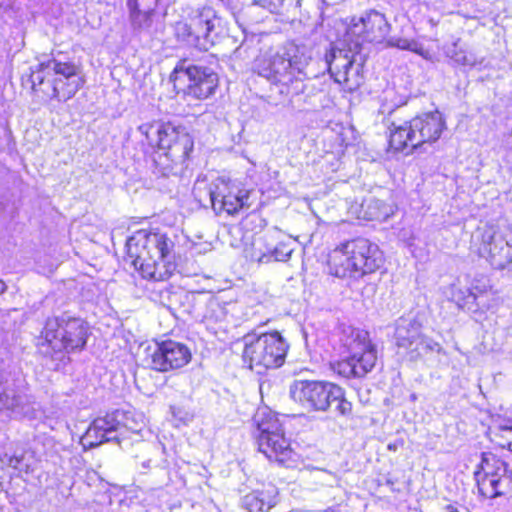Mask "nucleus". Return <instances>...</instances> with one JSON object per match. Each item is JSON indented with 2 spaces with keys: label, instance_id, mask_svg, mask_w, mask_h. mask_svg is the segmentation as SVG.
Listing matches in <instances>:
<instances>
[{
  "label": "nucleus",
  "instance_id": "nucleus-1",
  "mask_svg": "<svg viewBox=\"0 0 512 512\" xmlns=\"http://www.w3.org/2000/svg\"><path fill=\"white\" fill-rule=\"evenodd\" d=\"M312 59L311 51L302 45L287 43L278 50L260 53L253 65L254 71L279 88L282 96L298 94V83L306 77V68Z\"/></svg>",
  "mask_w": 512,
  "mask_h": 512
},
{
  "label": "nucleus",
  "instance_id": "nucleus-2",
  "mask_svg": "<svg viewBox=\"0 0 512 512\" xmlns=\"http://www.w3.org/2000/svg\"><path fill=\"white\" fill-rule=\"evenodd\" d=\"M127 253L135 269L149 280L165 281L177 267L175 242L164 233L137 232L127 241Z\"/></svg>",
  "mask_w": 512,
  "mask_h": 512
},
{
  "label": "nucleus",
  "instance_id": "nucleus-3",
  "mask_svg": "<svg viewBox=\"0 0 512 512\" xmlns=\"http://www.w3.org/2000/svg\"><path fill=\"white\" fill-rule=\"evenodd\" d=\"M253 425L256 428L253 441L257 451L270 463L285 468H294L299 464L300 456L275 412L258 411L253 417Z\"/></svg>",
  "mask_w": 512,
  "mask_h": 512
},
{
  "label": "nucleus",
  "instance_id": "nucleus-4",
  "mask_svg": "<svg viewBox=\"0 0 512 512\" xmlns=\"http://www.w3.org/2000/svg\"><path fill=\"white\" fill-rule=\"evenodd\" d=\"M32 89L48 99L67 101L83 86L84 78L79 66L72 62L50 59L39 64L31 75Z\"/></svg>",
  "mask_w": 512,
  "mask_h": 512
},
{
  "label": "nucleus",
  "instance_id": "nucleus-5",
  "mask_svg": "<svg viewBox=\"0 0 512 512\" xmlns=\"http://www.w3.org/2000/svg\"><path fill=\"white\" fill-rule=\"evenodd\" d=\"M329 267L337 277H359L380 268L383 255L378 246L364 238L347 241L329 256Z\"/></svg>",
  "mask_w": 512,
  "mask_h": 512
},
{
  "label": "nucleus",
  "instance_id": "nucleus-6",
  "mask_svg": "<svg viewBox=\"0 0 512 512\" xmlns=\"http://www.w3.org/2000/svg\"><path fill=\"white\" fill-rule=\"evenodd\" d=\"M506 446L493 448L481 454L474 477L479 495L484 499H512V472L503 455Z\"/></svg>",
  "mask_w": 512,
  "mask_h": 512
},
{
  "label": "nucleus",
  "instance_id": "nucleus-7",
  "mask_svg": "<svg viewBox=\"0 0 512 512\" xmlns=\"http://www.w3.org/2000/svg\"><path fill=\"white\" fill-rule=\"evenodd\" d=\"M138 131L146 138L151 146L163 150L158 156L165 169L172 168L165 164L164 159L172 164H182L188 158L193 149V141L190 135L170 123H144L138 127Z\"/></svg>",
  "mask_w": 512,
  "mask_h": 512
},
{
  "label": "nucleus",
  "instance_id": "nucleus-8",
  "mask_svg": "<svg viewBox=\"0 0 512 512\" xmlns=\"http://www.w3.org/2000/svg\"><path fill=\"white\" fill-rule=\"evenodd\" d=\"M42 334L54 352L82 350L87 342L89 326L80 318L63 314L49 318Z\"/></svg>",
  "mask_w": 512,
  "mask_h": 512
},
{
  "label": "nucleus",
  "instance_id": "nucleus-9",
  "mask_svg": "<svg viewBox=\"0 0 512 512\" xmlns=\"http://www.w3.org/2000/svg\"><path fill=\"white\" fill-rule=\"evenodd\" d=\"M220 18L211 7L195 11L188 22H178L175 33L178 39L199 50H209L220 33Z\"/></svg>",
  "mask_w": 512,
  "mask_h": 512
},
{
  "label": "nucleus",
  "instance_id": "nucleus-10",
  "mask_svg": "<svg viewBox=\"0 0 512 512\" xmlns=\"http://www.w3.org/2000/svg\"><path fill=\"white\" fill-rule=\"evenodd\" d=\"M175 88L181 89L186 96L204 100L214 94L218 86V76L211 69L191 65L187 68L176 67L171 75Z\"/></svg>",
  "mask_w": 512,
  "mask_h": 512
},
{
  "label": "nucleus",
  "instance_id": "nucleus-11",
  "mask_svg": "<svg viewBox=\"0 0 512 512\" xmlns=\"http://www.w3.org/2000/svg\"><path fill=\"white\" fill-rule=\"evenodd\" d=\"M475 246L479 256L496 269L512 264V242L506 240L495 225L485 224L477 229Z\"/></svg>",
  "mask_w": 512,
  "mask_h": 512
},
{
  "label": "nucleus",
  "instance_id": "nucleus-12",
  "mask_svg": "<svg viewBox=\"0 0 512 512\" xmlns=\"http://www.w3.org/2000/svg\"><path fill=\"white\" fill-rule=\"evenodd\" d=\"M357 49L348 50L332 46L325 54V62L334 80L348 91L356 90L362 83L360 64H356Z\"/></svg>",
  "mask_w": 512,
  "mask_h": 512
},
{
  "label": "nucleus",
  "instance_id": "nucleus-13",
  "mask_svg": "<svg viewBox=\"0 0 512 512\" xmlns=\"http://www.w3.org/2000/svg\"><path fill=\"white\" fill-rule=\"evenodd\" d=\"M389 30L390 25L384 14L371 10L351 19L346 29L345 41L358 49L364 42H381Z\"/></svg>",
  "mask_w": 512,
  "mask_h": 512
},
{
  "label": "nucleus",
  "instance_id": "nucleus-14",
  "mask_svg": "<svg viewBox=\"0 0 512 512\" xmlns=\"http://www.w3.org/2000/svg\"><path fill=\"white\" fill-rule=\"evenodd\" d=\"M335 383L317 380L295 381L290 389L291 397L312 411H326Z\"/></svg>",
  "mask_w": 512,
  "mask_h": 512
},
{
  "label": "nucleus",
  "instance_id": "nucleus-15",
  "mask_svg": "<svg viewBox=\"0 0 512 512\" xmlns=\"http://www.w3.org/2000/svg\"><path fill=\"white\" fill-rule=\"evenodd\" d=\"M411 122L419 147L436 142L446 128L445 119L439 111L423 113L413 118Z\"/></svg>",
  "mask_w": 512,
  "mask_h": 512
},
{
  "label": "nucleus",
  "instance_id": "nucleus-16",
  "mask_svg": "<svg viewBox=\"0 0 512 512\" xmlns=\"http://www.w3.org/2000/svg\"><path fill=\"white\" fill-rule=\"evenodd\" d=\"M376 354H349L331 363V368L345 378L363 377L374 367Z\"/></svg>",
  "mask_w": 512,
  "mask_h": 512
},
{
  "label": "nucleus",
  "instance_id": "nucleus-17",
  "mask_svg": "<svg viewBox=\"0 0 512 512\" xmlns=\"http://www.w3.org/2000/svg\"><path fill=\"white\" fill-rule=\"evenodd\" d=\"M238 186L239 184L237 182L225 177H218L209 187H206L204 180L198 179L194 185L193 193L199 202H202L204 200L203 192H205L214 210H217L219 200H224V197L234 191V188Z\"/></svg>",
  "mask_w": 512,
  "mask_h": 512
},
{
  "label": "nucleus",
  "instance_id": "nucleus-18",
  "mask_svg": "<svg viewBox=\"0 0 512 512\" xmlns=\"http://www.w3.org/2000/svg\"><path fill=\"white\" fill-rule=\"evenodd\" d=\"M245 352H286L289 348L279 332L262 335L248 334L244 337Z\"/></svg>",
  "mask_w": 512,
  "mask_h": 512
},
{
  "label": "nucleus",
  "instance_id": "nucleus-19",
  "mask_svg": "<svg viewBox=\"0 0 512 512\" xmlns=\"http://www.w3.org/2000/svg\"><path fill=\"white\" fill-rule=\"evenodd\" d=\"M276 490L272 485H262L243 497V506L250 512H266L275 503Z\"/></svg>",
  "mask_w": 512,
  "mask_h": 512
},
{
  "label": "nucleus",
  "instance_id": "nucleus-20",
  "mask_svg": "<svg viewBox=\"0 0 512 512\" xmlns=\"http://www.w3.org/2000/svg\"><path fill=\"white\" fill-rule=\"evenodd\" d=\"M192 354H149L145 363L157 372H168L179 369L191 361Z\"/></svg>",
  "mask_w": 512,
  "mask_h": 512
},
{
  "label": "nucleus",
  "instance_id": "nucleus-21",
  "mask_svg": "<svg viewBox=\"0 0 512 512\" xmlns=\"http://www.w3.org/2000/svg\"><path fill=\"white\" fill-rule=\"evenodd\" d=\"M390 147L395 151H403L407 148L415 149L419 147L416 138V132L412 127V122H406L403 125L390 127Z\"/></svg>",
  "mask_w": 512,
  "mask_h": 512
},
{
  "label": "nucleus",
  "instance_id": "nucleus-22",
  "mask_svg": "<svg viewBox=\"0 0 512 512\" xmlns=\"http://www.w3.org/2000/svg\"><path fill=\"white\" fill-rule=\"evenodd\" d=\"M342 342L345 348L353 352H375L369 333L365 330L347 327L343 329Z\"/></svg>",
  "mask_w": 512,
  "mask_h": 512
},
{
  "label": "nucleus",
  "instance_id": "nucleus-23",
  "mask_svg": "<svg viewBox=\"0 0 512 512\" xmlns=\"http://www.w3.org/2000/svg\"><path fill=\"white\" fill-rule=\"evenodd\" d=\"M419 324L409 318H400L396 322L395 339L399 348L409 349L419 336Z\"/></svg>",
  "mask_w": 512,
  "mask_h": 512
},
{
  "label": "nucleus",
  "instance_id": "nucleus-24",
  "mask_svg": "<svg viewBox=\"0 0 512 512\" xmlns=\"http://www.w3.org/2000/svg\"><path fill=\"white\" fill-rule=\"evenodd\" d=\"M286 354H250L249 366L257 374H264L270 369L281 367Z\"/></svg>",
  "mask_w": 512,
  "mask_h": 512
},
{
  "label": "nucleus",
  "instance_id": "nucleus-25",
  "mask_svg": "<svg viewBox=\"0 0 512 512\" xmlns=\"http://www.w3.org/2000/svg\"><path fill=\"white\" fill-rule=\"evenodd\" d=\"M248 197L249 192L238 186L230 194H227L224 200H219L216 211H225L229 215L236 214L246 205Z\"/></svg>",
  "mask_w": 512,
  "mask_h": 512
},
{
  "label": "nucleus",
  "instance_id": "nucleus-26",
  "mask_svg": "<svg viewBox=\"0 0 512 512\" xmlns=\"http://www.w3.org/2000/svg\"><path fill=\"white\" fill-rule=\"evenodd\" d=\"M119 425L120 423L110 415L98 417L87 429L84 439H89L94 433H101L102 438L100 442H107L110 440L109 433L117 431Z\"/></svg>",
  "mask_w": 512,
  "mask_h": 512
},
{
  "label": "nucleus",
  "instance_id": "nucleus-27",
  "mask_svg": "<svg viewBox=\"0 0 512 512\" xmlns=\"http://www.w3.org/2000/svg\"><path fill=\"white\" fill-rule=\"evenodd\" d=\"M363 210V218L367 220H386L391 214L392 209L383 201L376 198H368L361 205Z\"/></svg>",
  "mask_w": 512,
  "mask_h": 512
},
{
  "label": "nucleus",
  "instance_id": "nucleus-28",
  "mask_svg": "<svg viewBox=\"0 0 512 512\" xmlns=\"http://www.w3.org/2000/svg\"><path fill=\"white\" fill-rule=\"evenodd\" d=\"M331 402H336L335 410L341 416L350 417L352 415V403L347 400L344 389L337 384L330 395Z\"/></svg>",
  "mask_w": 512,
  "mask_h": 512
},
{
  "label": "nucleus",
  "instance_id": "nucleus-29",
  "mask_svg": "<svg viewBox=\"0 0 512 512\" xmlns=\"http://www.w3.org/2000/svg\"><path fill=\"white\" fill-rule=\"evenodd\" d=\"M450 57L459 65L476 66L482 64L483 59L479 58L473 51L464 49H455L450 53Z\"/></svg>",
  "mask_w": 512,
  "mask_h": 512
},
{
  "label": "nucleus",
  "instance_id": "nucleus-30",
  "mask_svg": "<svg viewBox=\"0 0 512 512\" xmlns=\"http://www.w3.org/2000/svg\"><path fill=\"white\" fill-rule=\"evenodd\" d=\"M391 46L397 47L402 50L412 51L423 58L427 59L429 57V52L424 49V47L413 39L407 38H396L390 41Z\"/></svg>",
  "mask_w": 512,
  "mask_h": 512
},
{
  "label": "nucleus",
  "instance_id": "nucleus-31",
  "mask_svg": "<svg viewBox=\"0 0 512 512\" xmlns=\"http://www.w3.org/2000/svg\"><path fill=\"white\" fill-rule=\"evenodd\" d=\"M154 11L130 9V19L136 29L144 30L151 26Z\"/></svg>",
  "mask_w": 512,
  "mask_h": 512
},
{
  "label": "nucleus",
  "instance_id": "nucleus-32",
  "mask_svg": "<svg viewBox=\"0 0 512 512\" xmlns=\"http://www.w3.org/2000/svg\"><path fill=\"white\" fill-rule=\"evenodd\" d=\"M23 460V454L8 455L6 452L0 451V478H3L6 475L8 468H12L14 470L19 469Z\"/></svg>",
  "mask_w": 512,
  "mask_h": 512
},
{
  "label": "nucleus",
  "instance_id": "nucleus-33",
  "mask_svg": "<svg viewBox=\"0 0 512 512\" xmlns=\"http://www.w3.org/2000/svg\"><path fill=\"white\" fill-rule=\"evenodd\" d=\"M156 349L154 352H188V349H184V346L173 342L171 340L164 341L161 344L155 343Z\"/></svg>",
  "mask_w": 512,
  "mask_h": 512
},
{
  "label": "nucleus",
  "instance_id": "nucleus-34",
  "mask_svg": "<svg viewBox=\"0 0 512 512\" xmlns=\"http://www.w3.org/2000/svg\"><path fill=\"white\" fill-rule=\"evenodd\" d=\"M292 252L293 249L289 245L279 243L272 251V256L277 261H286L290 258Z\"/></svg>",
  "mask_w": 512,
  "mask_h": 512
},
{
  "label": "nucleus",
  "instance_id": "nucleus-35",
  "mask_svg": "<svg viewBox=\"0 0 512 512\" xmlns=\"http://www.w3.org/2000/svg\"><path fill=\"white\" fill-rule=\"evenodd\" d=\"M156 6L157 0H128L129 9L154 11Z\"/></svg>",
  "mask_w": 512,
  "mask_h": 512
},
{
  "label": "nucleus",
  "instance_id": "nucleus-36",
  "mask_svg": "<svg viewBox=\"0 0 512 512\" xmlns=\"http://www.w3.org/2000/svg\"><path fill=\"white\" fill-rule=\"evenodd\" d=\"M285 0H253L254 4L259 5L272 13H277L282 8Z\"/></svg>",
  "mask_w": 512,
  "mask_h": 512
},
{
  "label": "nucleus",
  "instance_id": "nucleus-37",
  "mask_svg": "<svg viewBox=\"0 0 512 512\" xmlns=\"http://www.w3.org/2000/svg\"><path fill=\"white\" fill-rule=\"evenodd\" d=\"M92 436H95V440L84 439L85 440L84 445L86 447L93 448V447H97L103 443V442H100V440L102 438L101 433H94Z\"/></svg>",
  "mask_w": 512,
  "mask_h": 512
},
{
  "label": "nucleus",
  "instance_id": "nucleus-38",
  "mask_svg": "<svg viewBox=\"0 0 512 512\" xmlns=\"http://www.w3.org/2000/svg\"><path fill=\"white\" fill-rule=\"evenodd\" d=\"M15 0H0V9L8 10L12 8V5Z\"/></svg>",
  "mask_w": 512,
  "mask_h": 512
},
{
  "label": "nucleus",
  "instance_id": "nucleus-39",
  "mask_svg": "<svg viewBox=\"0 0 512 512\" xmlns=\"http://www.w3.org/2000/svg\"><path fill=\"white\" fill-rule=\"evenodd\" d=\"M445 509L447 512H460L457 507L451 504L447 505Z\"/></svg>",
  "mask_w": 512,
  "mask_h": 512
},
{
  "label": "nucleus",
  "instance_id": "nucleus-40",
  "mask_svg": "<svg viewBox=\"0 0 512 512\" xmlns=\"http://www.w3.org/2000/svg\"><path fill=\"white\" fill-rule=\"evenodd\" d=\"M7 290V285L4 281L0 279V295L3 294Z\"/></svg>",
  "mask_w": 512,
  "mask_h": 512
},
{
  "label": "nucleus",
  "instance_id": "nucleus-41",
  "mask_svg": "<svg viewBox=\"0 0 512 512\" xmlns=\"http://www.w3.org/2000/svg\"><path fill=\"white\" fill-rule=\"evenodd\" d=\"M128 428H129V429L131 430V432H133V433H140V431H141V429H142L141 427H135V428H133V427H128Z\"/></svg>",
  "mask_w": 512,
  "mask_h": 512
},
{
  "label": "nucleus",
  "instance_id": "nucleus-42",
  "mask_svg": "<svg viewBox=\"0 0 512 512\" xmlns=\"http://www.w3.org/2000/svg\"><path fill=\"white\" fill-rule=\"evenodd\" d=\"M265 258H267V259H268L269 257H268V256H266V255H263L261 258H259V261H260V262H263Z\"/></svg>",
  "mask_w": 512,
  "mask_h": 512
},
{
  "label": "nucleus",
  "instance_id": "nucleus-43",
  "mask_svg": "<svg viewBox=\"0 0 512 512\" xmlns=\"http://www.w3.org/2000/svg\"><path fill=\"white\" fill-rule=\"evenodd\" d=\"M89 440H95V436H91Z\"/></svg>",
  "mask_w": 512,
  "mask_h": 512
}]
</instances>
